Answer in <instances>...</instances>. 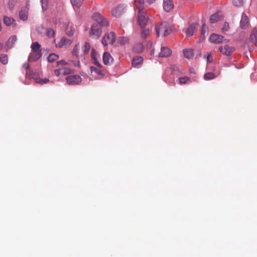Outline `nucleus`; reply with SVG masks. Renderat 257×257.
Segmentation results:
<instances>
[{
  "mask_svg": "<svg viewBox=\"0 0 257 257\" xmlns=\"http://www.w3.org/2000/svg\"><path fill=\"white\" fill-rule=\"evenodd\" d=\"M23 67L25 68L27 71L28 70H30V65L28 63H25L23 64Z\"/></svg>",
  "mask_w": 257,
  "mask_h": 257,
  "instance_id": "a18cd8bd",
  "label": "nucleus"
},
{
  "mask_svg": "<svg viewBox=\"0 0 257 257\" xmlns=\"http://www.w3.org/2000/svg\"><path fill=\"white\" fill-rule=\"evenodd\" d=\"M113 61V58L108 52H104L103 55V62L106 65H110Z\"/></svg>",
  "mask_w": 257,
  "mask_h": 257,
  "instance_id": "dca6fc26",
  "label": "nucleus"
},
{
  "mask_svg": "<svg viewBox=\"0 0 257 257\" xmlns=\"http://www.w3.org/2000/svg\"><path fill=\"white\" fill-rule=\"evenodd\" d=\"M41 45L38 42H33L31 45V48L33 52L41 51L40 50Z\"/></svg>",
  "mask_w": 257,
  "mask_h": 257,
  "instance_id": "cd10ccee",
  "label": "nucleus"
},
{
  "mask_svg": "<svg viewBox=\"0 0 257 257\" xmlns=\"http://www.w3.org/2000/svg\"><path fill=\"white\" fill-rule=\"evenodd\" d=\"M163 8L167 12H169L174 8V4L172 0H163Z\"/></svg>",
  "mask_w": 257,
  "mask_h": 257,
  "instance_id": "4468645a",
  "label": "nucleus"
},
{
  "mask_svg": "<svg viewBox=\"0 0 257 257\" xmlns=\"http://www.w3.org/2000/svg\"><path fill=\"white\" fill-rule=\"evenodd\" d=\"M248 19L247 18V16L244 14H243L241 19L240 20V26L243 29H245V28L248 26Z\"/></svg>",
  "mask_w": 257,
  "mask_h": 257,
  "instance_id": "5701e85b",
  "label": "nucleus"
},
{
  "mask_svg": "<svg viewBox=\"0 0 257 257\" xmlns=\"http://www.w3.org/2000/svg\"><path fill=\"white\" fill-rule=\"evenodd\" d=\"M3 48V44L0 42V50H2Z\"/></svg>",
  "mask_w": 257,
  "mask_h": 257,
  "instance_id": "8fccbe9b",
  "label": "nucleus"
},
{
  "mask_svg": "<svg viewBox=\"0 0 257 257\" xmlns=\"http://www.w3.org/2000/svg\"><path fill=\"white\" fill-rule=\"evenodd\" d=\"M54 72V74L57 76H59L60 75H62L61 68L55 70Z\"/></svg>",
  "mask_w": 257,
  "mask_h": 257,
  "instance_id": "37998d69",
  "label": "nucleus"
},
{
  "mask_svg": "<svg viewBox=\"0 0 257 257\" xmlns=\"http://www.w3.org/2000/svg\"><path fill=\"white\" fill-rule=\"evenodd\" d=\"M115 40V34L113 32L106 33L102 39V43L104 46L112 44Z\"/></svg>",
  "mask_w": 257,
  "mask_h": 257,
  "instance_id": "39448f33",
  "label": "nucleus"
},
{
  "mask_svg": "<svg viewBox=\"0 0 257 257\" xmlns=\"http://www.w3.org/2000/svg\"><path fill=\"white\" fill-rule=\"evenodd\" d=\"M70 1H71L72 5L74 7H76L77 8L80 7L82 5L83 2V0H70Z\"/></svg>",
  "mask_w": 257,
  "mask_h": 257,
  "instance_id": "2f4dec72",
  "label": "nucleus"
},
{
  "mask_svg": "<svg viewBox=\"0 0 257 257\" xmlns=\"http://www.w3.org/2000/svg\"><path fill=\"white\" fill-rule=\"evenodd\" d=\"M149 21V17L146 10L139 11L138 12V23L139 26L145 28Z\"/></svg>",
  "mask_w": 257,
  "mask_h": 257,
  "instance_id": "20e7f679",
  "label": "nucleus"
},
{
  "mask_svg": "<svg viewBox=\"0 0 257 257\" xmlns=\"http://www.w3.org/2000/svg\"><path fill=\"white\" fill-rule=\"evenodd\" d=\"M183 54L184 56L188 59H191L194 56L193 50L191 49L184 50Z\"/></svg>",
  "mask_w": 257,
  "mask_h": 257,
  "instance_id": "a878e982",
  "label": "nucleus"
},
{
  "mask_svg": "<svg viewBox=\"0 0 257 257\" xmlns=\"http://www.w3.org/2000/svg\"><path fill=\"white\" fill-rule=\"evenodd\" d=\"M62 75H66L72 73V70L66 67L61 68Z\"/></svg>",
  "mask_w": 257,
  "mask_h": 257,
  "instance_id": "473e14b6",
  "label": "nucleus"
},
{
  "mask_svg": "<svg viewBox=\"0 0 257 257\" xmlns=\"http://www.w3.org/2000/svg\"><path fill=\"white\" fill-rule=\"evenodd\" d=\"M193 71H194V70L193 71V70H191V69H190V72H191V73H193Z\"/></svg>",
  "mask_w": 257,
  "mask_h": 257,
  "instance_id": "603ef678",
  "label": "nucleus"
},
{
  "mask_svg": "<svg viewBox=\"0 0 257 257\" xmlns=\"http://www.w3.org/2000/svg\"><path fill=\"white\" fill-rule=\"evenodd\" d=\"M229 29L230 27L229 24L227 22H225L222 28V32L226 33L229 31Z\"/></svg>",
  "mask_w": 257,
  "mask_h": 257,
  "instance_id": "a19ab883",
  "label": "nucleus"
},
{
  "mask_svg": "<svg viewBox=\"0 0 257 257\" xmlns=\"http://www.w3.org/2000/svg\"><path fill=\"white\" fill-rule=\"evenodd\" d=\"M15 20L14 18L9 17H5L4 18V23L7 25L10 26L13 25L15 23Z\"/></svg>",
  "mask_w": 257,
  "mask_h": 257,
  "instance_id": "bb28decb",
  "label": "nucleus"
},
{
  "mask_svg": "<svg viewBox=\"0 0 257 257\" xmlns=\"http://www.w3.org/2000/svg\"><path fill=\"white\" fill-rule=\"evenodd\" d=\"M71 43L72 42L70 40L63 37L61 39L57 44H56V46L57 47L60 48H66L68 47L71 45Z\"/></svg>",
  "mask_w": 257,
  "mask_h": 257,
  "instance_id": "f8f14e48",
  "label": "nucleus"
},
{
  "mask_svg": "<svg viewBox=\"0 0 257 257\" xmlns=\"http://www.w3.org/2000/svg\"><path fill=\"white\" fill-rule=\"evenodd\" d=\"M219 50L222 54L226 56H230L233 53L235 49L233 47L225 45L223 46L220 47Z\"/></svg>",
  "mask_w": 257,
  "mask_h": 257,
  "instance_id": "9b49d317",
  "label": "nucleus"
},
{
  "mask_svg": "<svg viewBox=\"0 0 257 257\" xmlns=\"http://www.w3.org/2000/svg\"><path fill=\"white\" fill-rule=\"evenodd\" d=\"M46 34L48 37L51 38L54 35V31L52 29L48 28L46 30Z\"/></svg>",
  "mask_w": 257,
  "mask_h": 257,
  "instance_id": "ea45409f",
  "label": "nucleus"
},
{
  "mask_svg": "<svg viewBox=\"0 0 257 257\" xmlns=\"http://www.w3.org/2000/svg\"><path fill=\"white\" fill-rule=\"evenodd\" d=\"M156 0H147V2L148 3H149L150 5H152L154 4Z\"/></svg>",
  "mask_w": 257,
  "mask_h": 257,
  "instance_id": "de8ad7c7",
  "label": "nucleus"
},
{
  "mask_svg": "<svg viewBox=\"0 0 257 257\" xmlns=\"http://www.w3.org/2000/svg\"><path fill=\"white\" fill-rule=\"evenodd\" d=\"M97 53H96V51L94 50V49H92L91 52V59L93 61V63L95 65H97L99 68H100L101 67V65L97 60Z\"/></svg>",
  "mask_w": 257,
  "mask_h": 257,
  "instance_id": "aec40b11",
  "label": "nucleus"
},
{
  "mask_svg": "<svg viewBox=\"0 0 257 257\" xmlns=\"http://www.w3.org/2000/svg\"><path fill=\"white\" fill-rule=\"evenodd\" d=\"M92 18L102 27L107 26L108 25L107 20L104 18L100 13H94L92 16Z\"/></svg>",
  "mask_w": 257,
  "mask_h": 257,
  "instance_id": "423d86ee",
  "label": "nucleus"
},
{
  "mask_svg": "<svg viewBox=\"0 0 257 257\" xmlns=\"http://www.w3.org/2000/svg\"><path fill=\"white\" fill-rule=\"evenodd\" d=\"M144 0H135V5L139 11L146 10L144 9Z\"/></svg>",
  "mask_w": 257,
  "mask_h": 257,
  "instance_id": "b1692460",
  "label": "nucleus"
},
{
  "mask_svg": "<svg viewBox=\"0 0 257 257\" xmlns=\"http://www.w3.org/2000/svg\"><path fill=\"white\" fill-rule=\"evenodd\" d=\"M144 46L141 43L136 44L133 47V51L137 53H140L143 52Z\"/></svg>",
  "mask_w": 257,
  "mask_h": 257,
  "instance_id": "393cba45",
  "label": "nucleus"
},
{
  "mask_svg": "<svg viewBox=\"0 0 257 257\" xmlns=\"http://www.w3.org/2000/svg\"><path fill=\"white\" fill-rule=\"evenodd\" d=\"M222 18V14L221 12H217L212 15L210 18V22L211 23H215L218 22Z\"/></svg>",
  "mask_w": 257,
  "mask_h": 257,
  "instance_id": "6ab92c4d",
  "label": "nucleus"
},
{
  "mask_svg": "<svg viewBox=\"0 0 257 257\" xmlns=\"http://www.w3.org/2000/svg\"><path fill=\"white\" fill-rule=\"evenodd\" d=\"M17 40V36L15 35L11 36L8 41V43L13 45Z\"/></svg>",
  "mask_w": 257,
  "mask_h": 257,
  "instance_id": "58836bf2",
  "label": "nucleus"
},
{
  "mask_svg": "<svg viewBox=\"0 0 257 257\" xmlns=\"http://www.w3.org/2000/svg\"><path fill=\"white\" fill-rule=\"evenodd\" d=\"M197 25L196 24H191L185 31L187 36H192L193 35L194 31L197 29Z\"/></svg>",
  "mask_w": 257,
  "mask_h": 257,
  "instance_id": "a211bd4d",
  "label": "nucleus"
},
{
  "mask_svg": "<svg viewBox=\"0 0 257 257\" xmlns=\"http://www.w3.org/2000/svg\"><path fill=\"white\" fill-rule=\"evenodd\" d=\"M245 1V0H233L232 3L235 6L241 7L243 5Z\"/></svg>",
  "mask_w": 257,
  "mask_h": 257,
  "instance_id": "f704fd0d",
  "label": "nucleus"
},
{
  "mask_svg": "<svg viewBox=\"0 0 257 257\" xmlns=\"http://www.w3.org/2000/svg\"><path fill=\"white\" fill-rule=\"evenodd\" d=\"M250 41L256 46H257V29L254 28L250 36Z\"/></svg>",
  "mask_w": 257,
  "mask_h": 257,
  "instance_id": "412c9836",
  "label": "nucleus"
},
{
  "mask_svg": "<svg viewBox=\"0 0 257 257\" xmlns=\"http://www.w3.org/2000/svg\"><path fill=\"white\" fill-rule=\"evenodd\" d=\"M172 51L167 47H162L161 52L159 54L160 57H167L171 56Z\"/></svg>",
  "mask_w": 257,
  "mask_h": 257,
  "instance_id": "2eb2a0df",
  "label": "nucleus"
},
{
  "mask_svg": "<svg viewBox=\"0 0 257 257\" xmlns=\"http://www.w3.org/2000/svg\"><path fill=\"white\" fill-rule=\"evenodd\" d=\"M28 5H27L26 7L22 8L19 12V18L21 20L25 21L28 20V13H29Z\"/></svg>",
  "mask_w": 257,
  "mask_h": 257,
  "instance_id": "ddd939ff",
  "label": "nucleus"
},
{
  "mask_svg": "<svg viewBox=\"0 0 257 257\" xmlns=\"http://www.w3.org/2000/svg\"><path fill=\"white\" fill-rule=\"evenodd\" d=\"M73 63L75 67H80V61H75V62L73 61Z\"/></svg>",
  "mask_w": 257,
  "mask_h": 257,
  "instance_id": "49530a36",
  "label": "nucleus"
},
{
  "mask_svg": "<svg viewBox=\"0 0 257 257\" xmlns=\"http://www.w3.org/2000/svg\"><path fill=\"white\" fill-rule=\"evenodd\" d=\"M90 70H91L92 73V72H94L96 74H97L100 75H104L103 72L101 70H100L99 68H97L94 67L93 66H91L90 67Z\"/></svg>",
  "mask_w": 257,
  "mask_h": 257,
  "instance_id": "7c9ffc66",
  "label": "nucleus"
},
{
  "mask_svg": "<svg viewBox=\"0 0 257 257\" xmlns=\"http://www.w3.org/2000/svg\"><path fill=\"white\" fill-rule=\"evenodd\" d=\"M188 77H180L179 78V83L180 84H185L189 81Z\"/></svg>",
  "mask_w": 257,
  "mask_h": 257,
  "instance_id": "e433bc0d",
  "label": "nucleus"
},
{
  "mask_svg": "<svg viewBox=\"0 0 257 257\" xmlns=\"http://www.w3.org/2000/svg\"><path fill=\"white\" fill-rule=\"evenodd\" d=\"M143 58L141 56H137L132 60V65L134 67H138L143 63Z\"/></svg>",
  "mask_w": 257,
  "mask_h": 257,
  "instance_id": "4be33fe9",
  "label": "nucleus"
},
{
  "mask_svg": "<svg viewBox=\"0 0 257 257\" xmlns=\"http://www.w3.org/2000/svg\"><path fill=\"white\" fill-rule=\"evenodd\" d=\"M67 83L69 85H78L81 82L82 79L80 76L77 75H70L66 78Z\"/></svg>",
  "mask_w": 257,
  "mask_h": 257,
  "instance_id": "9d476101",
  "label": "nucleus"
},
{
  "mask_svg": "<svg viewBox=\"0 0 257 257\" xmlns=\"http://www.w3.org/2000/svg\"><path fill=\"white\" fill-rule=\"evenodd\" d=\"M155 29L158 37L160 35L166 36L169 35L171 31L169 24L166 22H162L160 25H156Z\"/></svg>",
  "mask_w": 257,
  "mask_h": 257,
  "instance_id": "f03ea898",
  "label": "nucleus"
},
{
  "mask_svg": "<svg viewBox=\"0 0 257 257\" xmlns=\"http://www.w3.org/2000/svg\"><path fill=\"white\" fill-rule=\"evenodd\" d=\"M59 58V56L56 54L52 53L50 54L48 58V61L50 62H53L54 61L57 60Z\"/></svg>",
  "mask_w": 257,
  "mask_h": 257,
  "instance_id": "c85d7f7f",
  "label": "nucleus"
},
{
  "mask_svg": "<svg viewBox=\"0 0 257 257\" xmlns=\"http://www.w3.org/2000/svg\"><path fill=\"white\" fill-rule=\"evenodd\" d=\"M101 34L100 30L98 24H93L91 26L90 31V36L93 38L97 39L99 37Z\"/></svg>",
  "mask_w": 257,
  "mask_h": 257,
  "instance_id": "1a4fd4ad",
  "label": "nucleus"
},
{
  "mask_svg": "<svg viewBox=\"0 0 257 257\" xmlns=\"http://www.w3.org/2000/svg\"><path fill=\"white\" fill-rule=\"evenodd\" d=\"M125 12V7L123 5H119L111 10V14L113 17H119Z\"/></svg>",
  "mask_w": 257,
  "mask_h": 257,
  "instance_id": "6e6552de",
  "label": "nucleus"
},
{
  "mask_svg": "<svg viewBox=\"0 0 257 257\" xmlns=\"http://www.w3.org/2000/svg\"><path fill=\"white\" fill-rule=\"evenodd\" d=\"M150 34L149 29H146L142 31L141 33V37L142 39H145Z\"/></svg>",
  "mask_w": 257,
  "mask_h": 257,
  "instance_id": "c9c22d12",
  "label": "nucleus"
},
{
  "mask_svg": "<svg viewBox=\"0 0 257 257\" xmlns=\"http://www.w3.org/2000/svg\"><path fill=\"white\" fill-rule=\"evenodd\" d=\"M207 30L208 28L207 26L205 24H203L201 30V37L203 38L205 37V33H207Z\"/></svg>",
  "mask_w": 257,
  "mask_h": 257,
  "instance_id": "4c0bfd02",
  "label": "nucleus"
},
{
  "mask_svg": "<svg viewBox=\"0 0 257 257\" xmlns=\"http://www.w3.org/2000/svg\"><path fill=\"white\" fill-rule=\"evenodd\" d=\"M90 48V44L88 42H85L81 49L78 44H76L72 50V55L77 58L83 57L89 53Z\"/></svg>",
  "mask_w": 257,
  "mask_h": 257,
  "instance_id": "f257e3e1",
  "label": "nucleus"
},
{
  "mask_svg": "<svg viewBox=\"0 0 257 257\" xmlns=\"http://www.w3.org/2000/svg\"><path fill=\"white\" fill-rule=\"evenodd\" d=\"M42 56L41 51L33 52L29 57V60L31 61H36Z\"/></svg>",
  "mask_w": 257,
  "mask_h": 257,
  "instance_id": "f3484780",
  "label": "nucleus"
},
{
  "mask_svg": "<svg viewBox=\"0 0 257 257\" xmlns=\"http://www.w3.org/2000/svg\"><path fill=\"white\" fill-rule=\"evenodd\" d=\"M209 40L210 42L215 44H219L222 42L227 43L229 40L224 39L221 35L212 34L209 37Z\"/></svg>",
  "mask_w": 257,
  "mask_h": 257,
  "instance_id": "0eeeda50",
  "label": "nucleus"
},
{
  "mask_svg": "<svg viewBox=\"0 0 257 257\" xmlns=\"http://www.w3.org/2000/svg\"><path fill=\"white\" fill-rule=\"evenodd\" d=\"M26 77L29 79H33L37 83L42 85L46 84L49 82L48 79L45 78L44 79L40 78L36 72H34L32 70H28L26 73Z\"/></svg>",
  "mask_w": 257,
  "mask_h": 257,
  "instance_id": "7ed1b4c3",
  "label": "nucleus"
},
{
  "mask_svg": "<svg viewBox=\"0 0 257 257\" xmlns=\"http://www.w3.org/2000/svg\"><path fill=\"white\" fill-rule=\"evenodd\" d=\"M68 63L67 62H66L64 60H60V61H59L57 62V65H68Z\"/></svg>",
  "mask_w": 257,
  "mask_h": 257,
  "instance_id": "c03bdc74",
  "label": "nucleus"
},
{
  "mask_svg": "<svg viewBox=\"0 0 257 257\" xmlns=\"http://www.w3.org/2000/svg\"><path fill=\"white\" fill-rule=\"evenodd\" d=\"M211 55H209L207 57V61L208 62H211V60H210V58H211Z\"/></svg>",
  "mask_w": 257,
  "mask_h": 257,
  "instance_id": "09e8293b",
  "label": "nucleus"
},
{
  "mask_svg": "<svg viewBox=\"0 0 257 257\" xmlns=\"http://www.w3.org/2000/svg\"><path fill=\"white\" fill-rule=\"evenodd\" d=\"M67 34L69 35V36H72L73 35V33H67Z\"/></svg>",
  "mask_w": 257,
  "mask_h": 257,
  "instance_id": "3c124183",
  "label": "nucleus"
},
{
  "mask_svg": "<svg viewBox=\"0 0 257 257\" xmlns=\"http://www.w3.org/2000/svg\"><path fill=\"white\" fill-rule=\"evenodd\" d=\"M216 77L215 74L213 72H208L204 74V78L205 80H210Z\"/></svg>",
  "mask_w": 257,
  "mask_h": 257,
  "instance_id": "c756f323",
  "label": "nucleus"
},
{
  "mask_svg": "<svg viewBox=\"0 0 257 257\" xmlns=\"http://www.w3.org/2000/svg\"><path fill=\"white\" fill-rule=\"evenodd\" d=\"M118 41L120 42V43L122 44H125L128 43V39L126 37H121L119 38Z\"/></svg>",
  "mask_w": 257,
  "mask_h": 257,
  "instance_id": "79ce46f5",
  "label": "nucleus"
},
{
  "mask_svg": "<svg viewBox=\"0 0 257 257\" xmlns=\"http://www.w3.org/2000/svg\"><path fill=\"white\" fill-rule=\"evenodd\" d=\"M0 62L4 65H6L8 63V56L6 54H2L0 56Z\"/></svg>",
  "mask_w": 257,
  "mask_h": 257,
  "instance_id": "72a5a7b5",
  "label": "nucleus"
}]
</instances>
